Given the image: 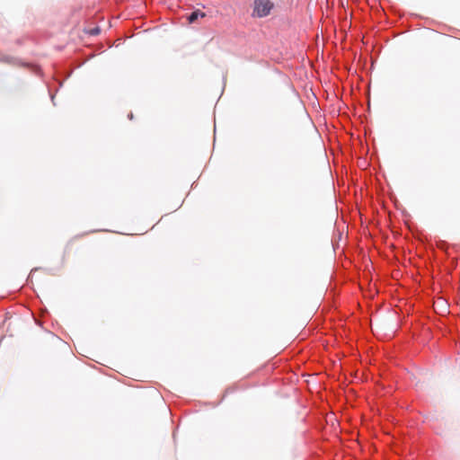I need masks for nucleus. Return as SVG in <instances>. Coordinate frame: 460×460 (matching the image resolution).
Here are the masks:
<instances>
[{
	"mask_svg": "<svg viewBox=\"0 0 460 460\" xmlns=\"http://www.w3.org/2000/svg\"><path fill=\"white\" fill-rule=\"evenodd\" d=\"M132 118H133V114L130 112V113L128 114V119H132Z\"/></svg>",
	"mask_w": 460,
	"mask_h": 460,
	"instance_id": "nucleus-5",
	"label": "nucleus"
},
{
	"mask_svg": "<svg viewBox=\"0 0 460 460\" xmlns=\"http://www.w3.org/2000/svg\"><path fill=\"white\" fill-rule=\"evenodd\" d=\"M99 32H100V29H99V28H94V29H93V30L90 31V34H91V35H97Z\"/></svg>",
	"mask_w": 460,
	"mask_h": 460,
	"instance_id": "nucleus-4",
	"label": "nucleus"
},
{
	"mask_svg": "<svg viewBox=\"0 0 460 460\" xmlns=\"http://www.w3.org/2000/svg\"><path fill=\"white\" fill-rule=\"evenodd\" d=\"M205 13L203 12H200L199 10L197 11H193L188 17V21L190 23H193L195 22L196 21L199 20V18H203L205 17Z\"/></svg>",
	"mask_w": 460,
	"mask_h": 460,
	"instance_id": "nucleus-2",
	"label": "nucleus"
},
{
	"mask_svg": "<svg viewBox=\"0 0 460 460\" xmlns=\"http://www.w3.org/2000/svg\"><path fill=\"white\" fill-rule=\"evenodd\" d=\"M13 60H14V58L10 56H4L1 58V61L5 62V63H13Z\"/></svg>",
	"mask_w": 460,
	"mask_h": 460,
	"instance_id": "nucleus-3",
	"label": "nucleus"
},
{
	"mask_svg": "<svg viewBox=\"0 0 460 460\" xmlns=\"http://www.w3.org/2000/svg\"><path fill=\"white\" fill-rule=\"evenodd\" d=\"M272 6L270 0H255L253 13L258 17H265L270 13Z\"/></svg>",
	"mask_w": 460,
	"mask_h": 460,
	"instance_id": "nucleus-1",
	"label": "nucleus"
}]
</instances>
